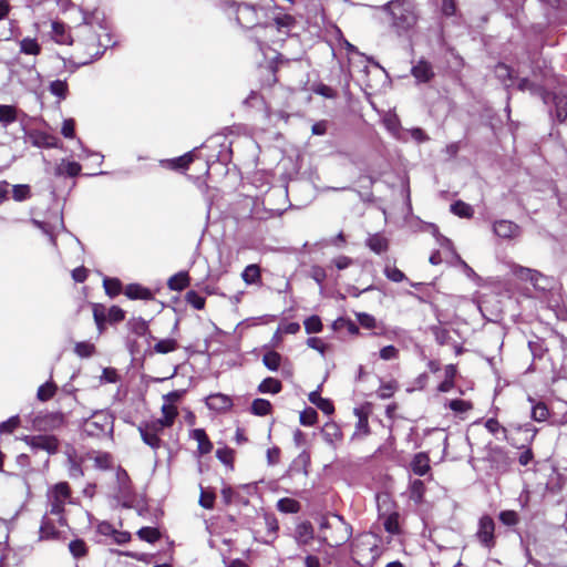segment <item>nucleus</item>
<instances>
[{
  "instance_id": "1",
  "label": "nucleus",
  "mask_w": 567,
  "mask_h": 567,
  "mask_svg": "<svg viewBox=\"0 0 567 567\" xmlns=\"http://www.w3.org/2000/svg\"><path fill=\"white\" fill-rule=\"evenodd\" d=\"M216 7L228 16H235L236 22L241 28L252 29L255 27L267 28L270 25V8L230 0H218Z\"/></svg>"
},
{
  "instance_id": "2",
  "label": "nucleus",
  "mask_w": 567,
  "mask_h": 567,
  "mask_svg": "<svg viewBox=\"0 0 567 567\" xmlns=\"http://www.w3.org/2000/svg\"><path fill=\"white\" fill-rule=\"evenodd\" d=\"M389 18L390 28L403 35L412 30L420 19L415 0H391L381 7Z\"/></svg>"
},
{
  "instance_id": "3",
  "label": "nucleus",
  "mask_w": 567,
  "mask_h": 567,
  "mask_svg": "<svg viewBox=\"0 0 567 567\" xmlns=\"http://www.w3.org/2000/svg\"><path fill=\"white\" fill-rule=\"evenodd\" d=\"M320 532V540L332 548H337L351 538L352 526L341 515L333 514L331 518H321Z\"/></svg>"
},
{
  "instance_id": "4",
  "label": "nucleus",
  "mask_w": 567,
  "mask_h": 567,
  "mask_svg": "<svg viewBox=\"0 0 567 567\" xmlns=\"http://www.w3.org/2000/svg\"><path fill=\"white\" fill-rule=\"evenodd\" d=\"M116 506L132 508L136 501V495L132 488L131 480L125 470L118 467L115 473V485L110 493Z\"/></svg>"
},
{
  "instance_id": "5",
  "label": "nucleus",
  "mask_w": 567,
  "mask_h": 567,
  "mask_svg": "<svg viewBox=\"0 0 567 567\" xmlns=\"http://www.w3.org/2000/svg\"><path fill=\"white\" fill-rule=\"evenodd\" d=\"M162 412V419H157L151 424L146 423L144 426V443L153 449L159 447L162 443V440L155 433L171 426L176 415L175 408L171 405H163Z\"/></svg>"
},
{
  "instance_id": "6",
  "label": "nucleus",
  "mask_w": 567,
  "mask_h": 567,
  "mask_svg": "<svg viewBox=\"0 0 567 567\" xmlns=\"http://www.w3.org/2000/svg\"><path fill=\"white\" fill-rule=\"evenodd\" d=\"M113 431L112 416L105 411H96L82 424V434L89 437L105 436Z\"/></svg>"
},
{
  "instance_id": "7",
  "label": "nucleus",
  "mask_w": 567,
  "mask_h": 567,
  "mask_svg": "<svg viewBox=\"0 0 567 567\" xmlns=\"http://www.w3.org/2000/svg\"><path fill=\"white\" fill-rule=\"evenodd\" d=\"M474 537L482 547L488 550L496 546L495 522L489 515L480 517Z\"/></svg>"
},
{
  "instance_id": "8",
  "label": "nucleus",
  "mask_w": 567,
  "mask_h": 567,
  "mask_svg": "<svg viewBox=\"0 0 567 567\" xmlns=\"http://www.w3.org/2000/svg\"><path fill=\"white\" fill-rule=\"evenodd\" d=\"M484 460L489 464L492 470L505 473L512 465V458L508 452L498 445L487 444L485 446Z\"/></svg>"
},
{
  "instance_id": "9",
  "label": "nucleus",
  "mask_w": 567,
  "mask_h": 567,
  "mask_svg": "<svg viewBox=\"0 0 567 567\" xmlns=\"http://www.w3.org/2000/svg\"><path fill=\"white\" fill-rule=\"evenodd\" d=\"M23 441L33 451H45L50 455L55 454L60 446L58 437L49 434L25 435Z\"/></svg>"
},
{
  "instance_id": "10",
  "label": "nucleus",
  "mask_w": 567,
  "mask_h": 567,
  "mask_svg": "<svg viewBox=\"0 0 567 567\" xmlns=\"http://www.w3.org/2000/svg\"><path fill=\"white\" fill-rule=\"evenodd\" d=\"M97 533L102 536L111 538L113 543L123 545L126 544L131 539V534L124 530H117L112 524L109 522H101L97 525Z\"/></svg>"
},
{
  "instance_id": "11",
  "label": "nucleus",
  "mask_w": 567,
  "mask_h": 567,
  "mask_svg": "<svg viewBox=\"0 0 567 567\" xmlns=\"http://www.w3.org/2000/svg\"><path fill=\"white\" fill-rule=\"evenodd\" d=\"M528 349L532 353V357H533V363L530 364V367L528 368V371H534L535 368H534V364L536 361H539V360H543L545 358V355L548 353L549 349L546 344V341L545 339L538 337V336H534L533 339L528 340Z\"/></svg>"
},
{
  "instance_id": "12",
  "label": "nucleus",
  "mask_w": 567,
  "mask_h": 567,
  "mask_svg": "<svg viewBox=\"0 0 567 567\" xmlns=\"http://www.w3.org/2000/svg\"><path fill=\"white\" fill-rule=\"evenodd\" d=\"M411 73L420 83H427L434 78L432 64L423 59L412 66Z\"/></svg>"
},
{
  "instance_id": "13",
  "label": "nucleus",
  "mask_w": 567,
  "mask_h": 567,
  "mask_svg": "<svg viewBox=\"0 0 567 567\" xmlns=\"http://www.w3.org/2000/svg\"><path fill=\"white\" fill-rule=\"evenodd\" d=\"M32 224L37 228L41 229L43 231V234L49 236L51 243H53V244H55V235H56L58 229H64V224H63V219L61 216L60 217L56 216L54 223L32 219Z\"/></svg>"
},
{
  "instance_id": "14",
  "label": "nucleus",
  "mask_w": 567,
  "mask_h": 567,
  "mask_svg": "<svg viewBox=\"0 0 567 567\" xmlns=\"http://www.w3.org/2000/svg\"><path fill=\"white\" fill-rule=\"evenodd\" d=\"M493 230L498 237L505 238V239L516 237L519 234L518 225H516L515 223H513L511 220H505V219L495 221L494 226H493Z\"/></svg>"
},
{
  "instance_id": "15",
  "label": "nucleus",
  "mask_w": 567,
  "mask_h": 567,
  "mask_svg": "<svg viewBox=\"0 0 567 567\" xmlns=\"http://www.w3.org/2000/svg\"><path fill=\"white\" fill-rule=\"evenodd\" d=\"M315 538V529L310 522L306 520L296 526L295 539L299 545H308Z\"/></svg>"
},
{
  "instance_id": "16",
  "label": "nucleus",
  "mask_w": 567,
  "mask_h": 567,
  "mask_svg": "<svg viewBox=\"0 0 567 567\" xmlns=\"http://www.w3.org/2000/svg\"><path fill=\"white\" fill-rule=\"evenodd\" d=\"M207 406L215 411H228L233 406V401L228 395L216 393L207 398Z\"/></svg>"
},
{
  "instance_id": "17",
  "label": "nucleus",
  "mask_w": 567,
  "mask_h": 567,
  "mask_svg": "<svg viewBox=\"0 0 567 567\" xmlns=\"http://www.w3.org/2000/svg\"><path fill=\"white\" fill-rule=\"evenodd\" d=\"M512 274L524 281H530L534 286H537L538 278L542 276L537 270L526 268L519 265H512Z\"/></svg>"
},
{
  "instance_id": "18",
  "label": "nucleus",
  "mask_w": 567,
  "mask_h": 567,
  "mask_svg": "<svg viewBox=\"0 0 567 567\" xmlns=\"http://www.w3.org/2000/svg\"><path fill=\"white\" fill-rule=\"evenodd\" d=\"M517 89L519 91H529L532 94L540 96L545 103H547L548 99L550 97V93L547 92L542 85L530 82L526 78L518 81Z\"/></svg>"
},
{
  "instance_id": "19",
  "label": "nucleus",
  "mask_w": 567,
  "mask_h": 567,
  "mask_svg": "<svg viewBox=\"0 0 567 567\" xmlns=\"http://www.w3.org/2000/svg\"><path fill=\"white\" fill-rule=\"evenodd\" d=\"M81 165L76 162L62 159L55 167V176L76 177L81 173Z\"/></svg>"
},
{
  "instance_id": "20",
  "label": "nucleus",
  "mask_w": 567,
  "mask_h": 567,
  "mask_svg": "<svg viewBox=\"0 0 567 567\" xmlns=\"http://www.w3.org/2000/svg\"><path fill=\"white\" fill-rule=\"evenodd\" d=\"M190 437L198 443V452L200 455L208 454L213 450V443L208 439L204 429H195L190 432Z\"/></svg>"
},
{
  "instance_id": "21",
  "label": "nucleus",
  "mask_w": 567,
  "mask_h": 567,
  "mask_svg": "<svg viewBox=\"0 0 567 567\" xmlns=\"http://www.w3.org/2000/svg\"><path fill=\"white\" fill-rule=\"evenodd\" d=\"M411 468L415 475L424 476L430 470V458L426 453L420 452L414 455Z\"/></svg>"
},
{
  "instance_id": "22",
  "label": "nucleus",
  "mask_w": 567,
  "mask_h": 567,
  "mask_svg": "<svg viewBox=\"0 0 567 567\" xmlns=\"http://www.w3.org/2000/svg\"><path fill=\"white\" fill-rule=\"evenodd\" d=\"M274 22L279 32L288 33L296 24V19L287 13L272 16L270 13V22Z\"/></svg>"
},
{
  "instance_id": "23",
  "label": "nucleus",
  "mask_w": 567,
  "mask_h": 567,
  "mask_svg": "<svg viewBox=\"0 0 567 567\" xmlns=\"http://www.w3.org/2000/svg\"><path fill=\"white\" fill-rule=\"evenodd\" d=\"M365 245L378 255L389 249V240L379 233L370 235L365 240Z\"/></svg>"
},
{
  "instance_id": "24",
  "label": "nucleus",
  "mask_w": 567,
  "mask_h": 567,
  "mask_svg": "<svg viewBox=\"0 0 567 567\" xmlns=\"http://www.w3.org/2000/svg\"><path fill=\"white\" fill-rule=\"evenodd\" d=\"M532 403L530 416L536 422H545L549 417V409L545 402L535 401L533 398H528Z\"/></svg>"
},
{
  "instance_id": "25",
  "label": "nucleus",
  "mask_w": 567,
  "mask_h": 567,
  "mask_svg": "<svg viewBox=\"0 0 567 567\" xmlns=\"http://www.w3.org/2000/svg\"><path fill=\"white\" fill-rule=\"evenodd\" d=\"M189 284L190 277L187 271H179L172 276L167 281L168 288L173 291H182L187 288Z\"/></svg>"
},
{
  "instance_id": "26",
  "label": "nucleus",
  "mask_w": 567,
  "mask_h": 567,
  "mask_svg": "<svg viewBox=\"0 0 567 567\" xmlns=\"http://www.w3.org/2000/svg\"><path fill=\"white\" fill-rule=\"evenodd\" d=\"M18 120V109L14 105L0 104V125L8 127Z\"/></svg>"
},
{
  "instance_id": "27",
  "label": "nucleus",
  "mask_w": 567,
  "mask_h": 567,
  "mask_svg": "<svg viewBox=\"0 0 567 567\" xmlns=\"http://www.w3.org/2000/svg\"><path fill=\"white\" fill-rule=\"evenodd\" d=\"M309 401L326 414H332L333 403L329 399L321 398L319 390L312 391L308 395Z\"/></svg>"
},
{
  "instance_id": "28",
  "label": "nucleus",
  "mask_w": 567,
  "mask_h": 567,
  "mask_svg": "<svg viewBox=\"0 0 567 567\" xmlns=\"http://www.w3.org/2000/svg\"><path fill=\"white\" fill-rule=\"evenodd\" d=\"M49 498V509L47 511V514H50V515H54L58 517V522L61 526H65L66 525V518L64 517L63 513H64V505L66 502H63L61 499H56V498H53V497H48Z\"/></svg>"
},
{
  "instance_id": "29",
  "label": "nucleus",
  "mask_w": 567,
  "mask_h": 567,
  "mask_svg": "<svg viewBox=\"0 0 567 567\" xmlns=\"http://www.w3.org/2000/svg\"><path fill=\"white\" fill-rule=\"evenodd\" d=\"M380 517L383 519V527L384 529L391 534V535H399L401 534V527H400V514L398 512H392L389 515H380Z\"/></svg>"
},
{
  "instance_id": "30",
  "label": "nucleus",
  "mask_w": 567,
  "mask_h": 567,
  "mask_svg": "<svg viewBox=\"0 0 567 567\" xmlns=\"http://www.w3.org/2000/svg\"><path fill=\"white\" fill-rule=\"evenodd\" d=\"M555 105V116L559 123L567 118V95L555 94L551 96Z\"/></svg>"
},
{
  "instance_id": "31",
  "label": "nucleus",
  "mask_w": 567,
  "mask_h": 567,
  "mask_svg": "<svg viewBox=\"0 0 567 567\" xmlns=\"http://www.w3.org/2000/svg\"><path fill=\"white\" fill-rule=\"evenodd\" d=\"M48 497L61 499L63 502H71V489L66 482H60L55 484L49 492Z\"/></svg>"
},
{
  "instance_id": "32",
  "label": "nucleus",
  "mask_w": 567,
  "mask_h": 567,
  "mask_svg": "<svg viewBox=\"0 0 567 567\" xmlns=\"http://www.w3.org/2000/svg\"><path fill=\"white\" fill-rule=\"evenodd\" d=\"M495 76L507 87L513 84L514 71L505 63H498L494 69Z\"/></svg>"
},
{
  "instance_id": "33",
  "label": "nucleus",
  "mask_w": 567,
  "mask_h": 567,
  "mask_svg": "<svg viewBox=\"0 0 567 567\" xmlns=\"http://www.w3.org/2000/svg\"><path fill=\"white\" fill-rule=\"evenodd\" d=\"M39 533L41 539H55L60 535V532L55 529L54 524L48 515L42 517Z\"/></svg>"
},
{
  "instance_id": "34",
  "label": "nucleus",
  "mask_w": 567,
  "mask_h": 567,
  "mask_svg": "<svg viewBox=\"0 0 567 567\" xmlns=\"http://www.w3.org/2000/svg\"><path fill=\"white\" fill-rule=\"evenodd\" d=\"M331 328L333 331H341L346 329L351 336H358L360 333L359 327L349 318L340 317L336 319Z\"/></svg>"
},
{
  "instance_id": "35",
  "label": "nucleus",
  "mask_w": 567,
  "mask_h": 567,
  "mask_svg": "<svg viewBox=\"0 0 567 567\" xmlns=\"http://www.w3.org/2000/svg\"><path fill=\"white\" fill-rule=\"evenodd\" d=\"M93 318L100 333H102L107 322V308L102 303H94Z\"/></svg>"
},
{
  "instance_id": "36",
  "label": "nucleus",
  "mask_w": 567,
  "mask_h": 567,
  "mask_svg": "<svg viewBox=\"0 0 567 567\" xmlns=\"http://www.w3.org/2000/svg\"><path fill=\"white\" fill-rule=\"evenodd\" d=\"M103 288L105 290V293L110 298H115L123 290L121 280L118 278H111V277L103 278Z\"/></svg>"
},
{
  "instance_id": "37",
  "label": "nucleus",
  "mask_w": 567,
  "mask_h": 567,
  "mask_svg": "<svg viewBox=\"0 0 567 567\" xmlns=\"http://www.w3.org/2000/svg\"><path fill=\"white\" fill-rule=\"evenodd\" d=\"M49 92L59 99L65 100L69 94V86L66 80H54L49 84Z\"/></svg>"
},
{
  "instance_id": "38",
  "label": "nucleus",
  "mask_w": 567,
  "mask_h": 567,
  "mask_svg": "<svg viewBox=\"0 0 567 567\" xmlns=\"http://www.w3.org/2000/svg\"><path fill=\"white\" fill-rule=\"evenodd\" d=\"M103 54V52L101 51H95L94 53L91 54V58L90 59H86V60H82L80 62H73L71 60H68L65 58H61L62 62H63V68L70 72V73H74L80 66L82 65H86L91 62H93L94 60L99 59L101 55Z\"/></svg>"
},
{
  "instance_id": "39",
  "label": "nucleus",
  "mask_w": 567,
  "mask_h": 567,
  "mask_svg": "<svg viewBox=\"0 0 567 567\" xmlns=\"http://www.w3.org/2000/svg\"><path fill=\"white\" fill-rule=\"evenodd\" d=\"M282 384L275 378H266L258 385V392L277 394L281 391Z\"/></svg>"
},
{
  "instance_id": "40",
  "label": "nucleus",
  "mask_w": 567,
  "mask_h": 567,
  "mask_svg": "<svg viewBox=\"0 0 567 567\" xmlns=\"http://www.w3.org/2000/svg\"><path fill=\"white\" fill-rule=\"evenodd\" d=\"M277 509L286 514H295L300 511V504L293 498L284 497L277 502Z\"/></svg>"
},
{
  "instance_id": "41",
  "label": "nucleus",
  "mask_w": 567,
  "mask_h": 567,
  "mask_svg": "<svg viewBox=\"0 0 567 567\" xmlns=\"http://www.w3.org/2000/svg\"><path fill=\"white\" fill-rule=\"evenodd\" d=\"M241 278L247 284V285H252V284H257L258 281H260V278H261V275H260V268L258 265H248L243 274H241Z\"/></svg>"
},
{
  "instance_id": "42",
  "label": "nucleus",
  "mask_w": 567,
  "mask_h": 567,
  "mask_svg": "<svg viewBox=\"0 0 567 567\" xmlns=\"http://www.w3.org/2000/svg\"><path fill=\"white\" fill-rule=\"evenodd\" d=\"M272 410L271 403L266 399H255L251 403L250 411L258 416L268 415Z\"/></svg>"
},
{
  "instance_id": "43",
  "label": "nucleus",
  "mask_w": 567,
  "mask_h": 567,
  "mask_svg": "<svg viewBox=\"0 0 567 567\" xmlns=\"http://www.w3.org/2000/svg\"><path fill=\"white\" fill-rule=\"evenodd\" d=\"M56 385L53 381H47L39 386L37 392V399L41 402L49 401L56 392Z\"/></svg>"
},
{
  "instance_id": "44",
  "label": "nucleus",
  "mask_w": 567,
  "mask_h": 567,
  "mask_svg": "<svg viewBox=\"0 0 567 567\" xmlns=\"http://www.w3.org/2000/svg\"><path fill=\"white\" fill-rule=\"evenodd\" d=\"M20 52L29 55H38L41 52V47L37 39L24 38L20 41Z\"/></svg>"
},
{
  "instance_id": "45",
  "label": "nucleus",
  "mask_w": 567,
  "mask_h": 567,
  "mask_svg": "<svg viewBox=\"0 0 567 567\" xmlns=\"http://www.w3.org/2000/svg\"><path fill=\"white\" fill-rule=\"evenodd\" d=\"M451 212L462 218H471L474 214L472 206L463 200H456L451 205Z\"/></svg>"
},
{
  "instance_id": "46",
  "label": "nucleus",
  "mask_w": 567,
  "mask_h": 567,
  "mask_svg": "<svg viewBox=\"0 0 567 567\" xmlns=\"http://www.w3.org/2000/svg\"><path fill=\"white\" fill-rule=\"evenodd\" d=\"M69 550L75 559H79L87 554V546L83 539L75 538L69 543Z\"/></svg>"
},
{
  "instance_id": "47",
  "label": "nucleus",
  "mask_w": 567,
  "mask_h": 567,
  "mask_svg": "<svg viewBox=\"0 0 567 567\" xmlns=\"http://www.w3.org/2000/svg\"><path fill=\"white\" fill-rule=\"evenodd\" d=\"M177 349V342L175 339H163L155 342L153 350L151 351L156 353H168Z\"/></svg>"
},
{
  "instance_id": "48",
  "label": "nucleus",
  "mask_w": 567,
  "mask_h": 567,
  "mask_svg": "<svg viewBox=\"0 0 567 567\" xmlns=\"http://www.w3.org/2000/svg\"><path fill=\"white\" fill-rule=\"evenodd\" d=\"M262 362L269 370L277 371L281 363V355L276 351H268L264 354Z\"/></svg>"
},
{
  "instance_id": "49",
  "label": "nucleus",
  "mask_w": 567,
  "mask_h": 567,
  "mask_svg": "<svg viewBox=\"0 0 567 567\" xmlns=\"http://www.w3.org/2000/svg\"><path fill=\"white\" fill-rule=\"evenodd\" d=\"M93 460L94 466L99 470H110L113 467V456L107 452H99Z\"/></svg>"
},
{
  "instance_id": "50",
  "label": "nucleus",
  "mask_w": 567,
  "mask_h": 567,
  "mask_svg": "<svg viewBox=\"0 0 567 567\" xmlns=\"http://www.w3.org/2000/svg\"><path fill=\"white\" fill-rule=\"evenodd\" d=\"M185 301L196 310L205 308L206 300L195 290H188L185 295Z\"/></svg>"
},
{
  "instance_id": "51",
  "label": "nucleus",
  "mask_w": 567,
  "mask_h": 567,
  "mask_svg": "<svg viewBox=\"0 0 567 567\" xmlns=\"http://www.w3.org/2000/svg\"><path fill=\"white\" fill-rule=\"evenodd\" d=\"M484 426L485 429L491 433V434H494L496 435L497 433H502L503 434V437L507 441H509L508 436H507V429L504 427L497 419L495 417H489L485 421L484 423Z\"/></svg>"
},
{
  "instance_id": "52",
  "label": "nucleus",
  "mask_w": 567,
  "mask_h": 567,
  "mask_svg": "<svg viewBox=\"0 0 567 567\" xmlns=\"http://www.w3.org/2000/svg\"><path fill=\"white\" fill-rule=\"evenodd\" d=\"M447 406L457 414H463L473 409V403L471 401L454 399L449 401Z\"/></svg>"
},
{
  "instance_id": "53",
  "label": "nucleus",
  "mask_w": 567,
  "mask_h": 567,
  "mask_svg": "<svg viewBox=\"0 0 567 567\" xmlns=\"http://www.w3.org/2000/svg\"><path fill=\"white\" fill-rule=\"evenodd\" d=\"M305 330L307 333H318L322 330L323 324L319 316H310L303 321Z\"/></svg>"
},
{
  "instance_id": "54",
  "label": "nucleus",
  "mask_w": 567,
  "mask_h": 567,
  "mask_svg": "<svg viewBox=\"0 0 567 567\" xmlns=\"http://www.w3.org/2000/svg\"><path fill=\"white\" fill-rule=\"evenodd\" d=\"M74 352L80 358H90L95 352V347L93 343L81 341L76 342L74 346Z\"/></svg>"
},
{
  "instance_id": "55",
  "label": "nucleus",
  "mask_w": 567,
  "mask_h": 567,
  "mask_svg": "<svg viewBox=\"0 0 567 567\" xmlns=\"http://www.w3.org/2000/svg\"><path fill=\"white\" fill-rule=\"evenodd\" d=\"M194 161V155L192 152L184 154L177 158L169 161V167L173 169H186Z\"/></svg>"
},
{
  "instance_id": "56",
  "label": "nucleus",
  "mask_w": 567,
  "mask_h": 567,
  "mask_svg": "<svg viewBox=\"0 0 567 567\" xmlns=\"http://www.w3.org/2000/svg\"><path fill=\"white\" fill-rule=\"evenodd\" d=\"M12 197L16 202H23L31 197L30 186L27 184H18L12 188Z\"/></svg>"
},
{
  "instance_id": "57",
  "label": "nucleus",
  "mask_w": 567,
  "mask_h": 567,
  "mask_svg": "<svg viewBox=\"0 0 567 567\" xmlns=\"http://www.w3.org/2000/svg\"><path fill=\"white\" fill-rule=\"evenodd\" d=\"M354 414L358 416L357 422V432H360L364 435L369 434L370 427H369V421H368V414L363 412L362 409H354Z\"/></svg>"
},
{
  "instance_id": "58",
  "label": "nucleus",
  "mask_w": 567,
  "mask_h": 567,
  "mask_svg": "<svg viewBox=\"0 0 567 567\" xmlns=\"http://www.w3.org/2000/svg\"><path fill=\"white\" fill-rule=\"evenodd\" d=\"M300 423L305 426H311L317 423L318 413L312 408H307L300 413Z\"/></svg>"
},
{
  "instance_id": "59",
  "label": "nucleus",
  "mask_w": 567,
  "mask_h": 567,
  "mask_svg": "<svg viewBox=\"0 0 567 567\" xmlns=\"http://www.w3.org/2000/svg\"><path fill=\"white\" fill-rule=\"evenodd\" d=\"M323 436L328 443H333L334 440L336 441L341 440L342 435H341L339 427L332 423V424H326V426L323 429Z\"/></svg>"
},
{
  "instance_id": "60",
  "label": "nucleus",
  "mask_w": 567,
  "mask_h": 567,
  "mask_svg": "<svg viewBox=\"0 0 567 567\" xmlns=\"http://www.w3.org/2000/svg\"><path fill=\"white\" fill-rule=\"evenodd\" d=\"M411 497L420 502L425 493V485L421 480H414L410 485Z\"/></svg>"
},
{
  "instance_id": "61",
  "label": "nucleus",
  "mask_w": 567,
  "mask_h": 567,
  "mask_svg": "<svg viewBox=\"0 0 567 567\" xmlns=\"http://www.w3.org/2000/svg\"><path fill=\"white\" fill-rule=\"evenodd\" d=\"M68 472L71 478H80L84 474L81 464L72 456L68 457Z\"/></svg>"
},
{
  "instance_id": "62",
  "label": "nucleus",
  "mask_w": 567,
  "mask_h": 567,
  "mask_svg": "<svg viewBox=\"0 0 567 567\" xmlns=\"http://www.w3.org/2000/svg\"><path fill=\"white\" fill-rule=\"evenodd\" d=\"M498 518L506 526H515L519 522L518 514L515 511H502Z\"/></svg>"
},
{
  "instance_id": "63",
  "label": "nucleus",
  "mask_w": 567,
  "mask_h": 567,
  "mask_svg": "<svg viewBox=\"0 0 567 567\" xmlns=\"http://www.w3.org/2000/svg\"><path fill=\"white\" fill-rule=\"evenodd\" d=\"M384 275L389 280L393 282H402L403 280L406 279L403 271L392 266H385Z\"/></svg>"
},
{
  "instance_id": "64",
  "label": "nucleus",
  "mask_w": 567,
  "mask_h": 567,
  "mask_svg": "<svg viewBox=\"0 0 567 567\" xmlns=\"http://www.w3.org/2000/svg\"><path fill=\"white\" fill-rule=\"evenodd\" d=\"M430 329L435 338V341L439 344L443 346V344L447 343V341L451 338L449 330H446L440 326H432Z\"/></svg>"
}]
</instances>
